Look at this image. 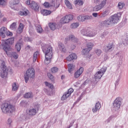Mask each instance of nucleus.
<instances>
[{"label":"nucleus","instance_id":"nucleus-12","mask_svg":"<svg viewBox=\"0 0 128 128\" xmlns=\"http://www.w3.org/2000/svg\"><path fill=\"white\" fill-rule=\"evenodd\" d=\"M112 20V24H118V22H120V14H115L110 18Z\"/></svg>","mask_w":128,"mask_h":128},{"label":"nucleus","instance_id":"nucleus-39","mask_svg":"<svg viewBox=\"0 0 128 128\" xmlns=\"http://www.w3.org/2000/svg\"><path fill=\"white\" fill-rule=\"evenodd\" d=\"M38 52H36L34 53L33 57L34 62H36V59L38 58Z\"/></svg>","mask_w":128,"mask_h":128},{"label":"nucleus","instance_id":"nucleus-25","mask_svg":"<svg viewBox=\"0 0 128 128\" xmlns=\"http://www.w3.org/2000/svg\"><path fill=\"white\" fill-rule=\"evenodd\" d=\"M66 40H72L73 42H78V38H76L73 35H70L68 38H67Z\"/></svg>","mask_w":128,"mask_h":128},{"label":"nucleus","instance_id":"nucleus-30","mask_svg":"<svg viewBox=\"0 0 128 128\" xmlns=\"http://www.w3.org/2000/svg\"><path fill=\"white\" fill-rule=\"evenodd\" d=\"M109 12L108 10H106L105 11H104L103 12L101 13L100 14V18H106Z\"/></svg>","mask_w":128,"mask_h":128},{"label":"nucleus","instance_id":"nucleus-31","mask_svg":"<svg viewBox=\"0 0 128 128\" xmlns=\"http://www.w3.org/2000/svg\"><path fill=\"white\" fill-rule=\"evenodd\" d=\"M18 90V85L16 84V82H14L12 84V90L16 92Z\"/></svg>","mask_w":128,"mask_h":128},{"label":"nucleus","instance_id":"nucleus-27","mask_svg":"<svg viewBox=\"0 0 128 128\" xmlns=\"http://www.w3.org/2000/svg\"><path fill=\"white\" fill-rule=\"evenodd\" d=\"M24 96L25 98H32L34 96V94L32 92H28L26 93Z\"/></svg>","mask_w":128,"mask_h":128},{"label":"nucleus","instance_id":"nucleus-37","mask_svg":"<svg viewBox=\"0 0 128 128\" xmlns=\"http://www.w3.org/2000/svg\"><path fill=\"white\" fill-rule=\"evenodd\" d=\"M74 4L78 6H82L84 4V2L82 0H76L74 1Z\"/></svg>","mask_w":128,"mask_h":128},{"label":"nucleus","instance_id":"nucleus-17","mask_svg":"<svg viewBox=\"0 0 128 128\" xmlns=\"http://www.w3.org/2000/svg\"><path fill=\"white\" fill-rule=\"evenodd\" d=\"M26 114L30 116H34L36 114V110L34 108L29 109L26 110Z\"/></svg>","mask_w":128,"mask_h":128},{"label":"nucleus","instance_id":"nucleus-15","mask_svg":"<svg viewBox=\"0 0 128 128\" xmlns=\"http://www.w3.org/2000/svg\"><path fill=\"white\" fill-rule=\"evenodd\" d=\"M78 58V56L75 53H72L70 54L68 57H66V60L68 62H72V60H76Z\"/></svg>","mask_w":128,"mask_h":128},{"label":"nucleus","instance_id":"nucleus-52","mask_svg":"<svg viewBox=\"0 0 128 128\" xmlns=\"http://www.w3.org/2000/svg\"><path fill=\"white\" fill-rule=\"evenodd\" d=\"M7 36H12V33L10 32V31L6 30V34Z\"/></svg>","mask_w":128,"mask_h":128},{"label":"nucleus","instance_id":"nucleus-28","mask_svg":"<svg viewBox=\"0 0 128 128\" xmlns=\"http://www.w3.org/2000/svg\"><path fill=\"white\" fill-rule=\"evenodd\" d=\"M70 94L66 92L61 98L62 100H66L70 96Z\"/></svg>","mask_w":128,"mask_h":128},{"label":"nucleus","instance_id":"nucleus-36","mask_svg":"<svg viewBox=\"0 0 128 128\" xmlns=\"http://www.w3.org/2000/svg\"><path fill=\"white\" fill-rule=\"evenodd\" d=\"M77 20H78L79 22H84L86 20V16H78Z\"/></svg>","mask_w":128,"mask_h":128},{"label":"nucleus","instance_id":"nucleus-57","mask_svg":"<svg viewBox=\"0 0 128 128\" xmlns=\"http://www.w3.org/2000/svg\"><path fill=\"white\" fill-rule=\"evenodd\" d=\"M64 78H65V76L64 75H62V76H61L62 80H64Z\"/></svg>","mask_w":128,"mask_h":128},{"label":"nucleus","instance_id":"nucleus-42","mask_svg":"<svg viewBox=\"0 0 128 128\" xmlns=\"http://www.w3.org/2000/svg\"><path fill=\"white\" fill-rule=\"evenodd\" d=\"M112 45L110 44H108L105 48L106 52H108L110 50H112Z\"/></svg>","mask_w":128,"mask_h":128},{"label":"nucleus","instance_id":"nucleus-46","mask_svg":"<svg viewBox=\"0 0 128 128\" xmlns=\"http://www.w3.org/2000/svg\"><path fill=\"white\" fill-rule=\"evenodd\" d=\"M124 6V4L122 3V2H119L118 4V8L120 10H122V8H123Z\"/></svg>","mask_w":128,"mask_h":128},{"label":"nucleus","instance_id":"nucleus-22","mask_svg":"<svg viewBox=\"0 0 128 128\" xmlns=\"http://www.w3.org/2000/svg\"><path fill=\"white\" fill-rule=\"evenodd\" d=\"M58 48L64 54H65V52H66V47L64 46V44L60 43L58 44Z\"/></svg>","mask_w":128,"mask_h":128},{"label":"nucleus","instance_id":"nucleus-10","mask_svg":"<svg viewBox=\"0 0 128 128\" xmlns=\"http://www.w3.org/2000/svg\"><path fill=\"white\" fill-rule=\"evenodd\" d=\"M94 46V44L92 42H88L87 44V48L84 49L82 51V54L84 56L88 55L90 52L92 50Z\"/></svg>","mask_w":128,"mask_h":128},{"label":"nucleus","instance_id":"nucleus-45","mask_svg":"<svg viewBox=\"0 0 128 128\" xmlns=\"http://www.w3.org/2000/svg\"><path fill=\"white\" fill-rule=\"evenodd\" d=\"M12 56H13V58L16 60L18 58V54L16 52H12Z\"/></svg>","mask_w":128,"mask_h":128},{"label":"nucleus","instance_id":"nucleus-55","mask_svg":"<svg viewBox=\"0 0 128 128\" xmlns=\"http://www.w3.org/2000/svg\"><path fill=\"white\" fill-rule=\"evenodd\" d=\"M8 122L9 124H12V120L10 118H9L8 120Z\"/></svg>","mask_w":128,"mask_h":128},{"label":"nucleus","instance_id":"nucleus-26","mask_svg":"<svg viewBox=\"0 0 128 128\" xmlns=\"http://www.w3.org/2000/svg\"><path fill=\"white\" fill-rule=\"evenodd\" d=\"M40 12L43 16H48L52 14V12L50 10H41Z\"/></svg>","mask_w":128,"mask_h":128},{"label":"nucleus","instance_id":"nucleus-19","mask_svg":"<svg viewBox=\"0 0 128 128\" xmlns=\"http://www.w3.org/2000/svg\"><path fill=\"white\" fill-rule=\"evenodd\" d=\"M44 6L46 8H50V6H52V8H58V6H56V4H54V2H52V4H50L48 3V2H45L44 4Z\"/></svg>","mask_w":128,"mask_h":128},{"label":"nucleus","instance_id":"nucleus-53","mask_svg":"<svg viewBox=\"0 0 128 128\" xmlns=\"http://www.w3.org/2000/svg\"><path fill=\"white\" fill-rule=\"evenodd\" d=\"M92 16H94V18H96V17H98V13H96V12L92 13Z\"/></svg>","mask_w":128,"mask_h":128},{"label":"nucleus","instance_id":"nucleus-8","mask_svg":"<svg viewBox=\"0 0 128 128\" xmlns=\"http://www.w3.org/2000/svg\"><path fill=\"white\" fill-rule=\"evenodd\" d=\"M106 72V68L102 67L100 71L98 72L95 74V78H96V80H100V78H102V77L104 74Z\"/></svg>","mask_w":128,"mask_h":128},{"label":"nucleus","instance_id":"nucleus-23","mask_svg":"<svg viewBox=\"0 0 128 128\" xmlns=\"http://www.w3.org/2000/svg\"><path fill=\"white\" fill-rule=\"evenodd\" d=\"M20 4V0H13L10 2V8H12L13 10H14V6H16V4Z\"/></svg>","mask_w":128,"mask_h":128},{"label":"nucleus","instance_id":"nucleus-40","mask_svg":"<svg viewBox=\"0 0 128 128\" xmlns=\"http://www.w3.org/2000/svg\"><path fill=\"white\" fill-rule=\"evenodd\" d=\"M45 84L46 86H48V88H50L51 90H52V88H54V85L52 84H50L47 82H46Z\"/></svg>","mask_w":128,"mask_h":128},{"label":"nucleus","instance_id":"nucleus-33","mask_svg":"<svg viewBox=\"0 0 128 128\" xmlns=\"http://www.w3.org/2000/svg\"><path fill=\"white\" fill-rule=\"evenodd\" d=\"M28 10L24 12L20 11L18 12L19 16H28Z\"/></svg>","mask_w":128,"mask_h":128},{"label":"nucleus","instance_id":"nucleus-50","mask_svg":"<svg viewBox=\"0 0 128 128\" xmlns=\"http://www.w3.org/2000/svg\"><path fill=\"white\" fill-rule=\"evenodd\" d=\"M92 16H85V20H92Z\"/></svg>","mask_w":128,"mask_h":128},{"label":"nucleus","instance_id":"nucleus-32","mask_svg":"<svg viewBox=\"0 0 128 128\" xmlns=\"http://www.w3.org/2000/svg\"><path fill=\"white\" fill-rule=\"evenodd\" d=\"M79 26H80V23L74 22L71 24L70 28H78Z\"/></svg>","mask_w":128,"mask_h":128},{"label":"nucleus","instance_id":"nucleus-5","mask_svg":"<svg viewBox=\"0 0 128 128\" xmlns=\"http://www.w3.org/2000/svg\"><path fill=\"white\" fill-rule=\"evenodd\" d=\"M36 71L34 68H29L26 71L24 76V78L26 84L28 82L30 78H34Z\"/></svg>","mask_w":128,"mask_h":128},{"label":"nucleus","instance_id":"nucleus-43","mask_svg":"<svg viewBox=\"0 0 128 128\" xmlns=\"http://www.w3.org/2000/svg\"><path fill=\"white\" fill-rule=\"evenodd\" d=\"M10 28L11 30H14L16 28V22H13L12 24L10 26Z\"/></svg>","mask_w":128,"mask_h":128},{"label":"nucleus","instance_id":"nucleus-48","mask_svg":"<svg viewBox=\"0 0 128 128\" xmlns=\"http://www.w3.org/2000/svg\"><path fill=\"white\" fill-rule=\"evenodd\" d=\"M34 2V1H32V0H26V4H28V6H30L32 4V2Z\"/></svg>","mask_w":128,"mask_h":128},{"label":"nucleus","instance_id":"nucleus-13","mask_svg":"<svg viewBox=\"0 0 128 128\" xmlns=\"http://www.w3.org/2000/svg\"><path fill=\"white\" fill-rule=\"evenodd\" d=\"M30 8L35 12H38L40 10V7L38 6V5L34 1L32 2Z\"/></svg>","mask_w":128,"mask_h":128},{"label":"nucleus","instance_id":"nucleus-35","mask_svg":"<svg viewBox=\"0 0 128 128\" xmlns=\"http://www.w3.org/2000/svg\"><path fill=\"white\" fill-rule=\"evenodd\" d=\"M68 68L69 72H71L72 70H74V65L72 64H68Z\"/></svg>","mask_w":128,"mask_h":128},{"label":"nucleus","instance_id":"nucleus-29","mask_svg":"<svg viewBox=\"0 0 128 128\" xmlns=\"http://www.w3.org/2000/svg\"><path fill=\"white\" fill-rule=\"evenodd\" d=\"M64 2L66 6L68 8H70V10L72 8V4H70V2L68 1V0H65Z\"/></svg>","mask_w":128,"mask_h":128},{"label":"nucleus","instance_id":"nucleus-51","mask_svg":"<svg viewBox=\"0 0 128 128\" xmlns=\"http://www.w3.org/2000/svg\"><path fill=\"white\" fill-rule=\"evenodd\" d=\"M72 92H74V89L72 88H70L68 90V92H66L67 94H70V96L72 94Z\"/></svg>","mask_w":128,"mask_h":128},{"label":"nucleus","instance_id":"nucleus-14","mask_svg":"<svg viewBox=\"0 0 128 128\" xmlns=\"http://www.w3.org/2000/svg\"><path fill=\"white\" fill-rule=\"evenodd\" d=\"M84 72V68L80 67L74 74V77L78 78Z\"/></svg>","mask_w":128,"mask_h":128},{"label":"nucleus","instance_id":"nucleus-41","mask_svg":"<svg viewBox=\"0 0 128 128\" xmlns=\"http://www.w3.org/2000/svg\"><path fill=\"white\" fill-rule=\"evenodd\" d=\"M51 72L53 74H56L58 72V67H53L51 68Z\"/></svg>","mask_w":128,"mask_h":128},{"label":"nucleus","instance_id":"nucleus-9","mask_svg":"<svg viewBox=\"0 0 128 128\" xmlns=\"http://www.w3.org/2000/svg\"><path fill=\"white\" fill-rule=\"evenodd\" d=\"M106 4V0H102L98 5L93 8L92 12H98V10H100L102 8L104 7Z\"/></svg>","mask_w":128,"mask_h":128},{"label":"nucleus","instance_id":"nucleus-2","mask_svg":"<svg viewBox=\"0 0 128 128\" xmlns=\"http://www.w3.org/2000/svg\"><path fill=\"white\" fill-rule=\"evenodd\" d=\"M1 110L4 114H12L16 110V108L10 104L4 103L1 106Z\"/></svg>","mask_w":128,"mask_h":128},{"label":"nucleus","instance_id":"nucleus-56","mask_svg":"<svg viewBox=\"0 0 128 128\" xmlns=\"http://www.w3.org/2000/svg\"><path fill=\"white\" fill-rule=\"evenodd\" d=\"M72 46V47L71 48V50H74V48H76V46L73 45Z\"/></svg>","mask_w":128,"mask_h":128},{"label":"nucleus","instance_id":"nucleus-44","mask_svg":"<svg viewBox=\"0 0 128 128\" xmlns=\"http://www.w3.org/2000/svg\"><path fill=\"white\" fill-rule=\"evenodd\" d=\"M8 2V0H0V6H6Z\"/></svg>","mask_w":128,"mask_h":128},{"label":"nucleus","instance_id":"nucleus-58","mask_svg":"<svg viewBox=\"0 0 128 128\" xmlns=\"http://www.w3.org/2000/svg\"><path fill=\"white\" fill-rule=\"evenodd\" d=\"M72 127V126H69L67 128H70Z\"/></svg>","mask_w":128,"mask_h":128},{"label":"nucleus","instance_id":"nucleus-34","mask_svg":"<svg viewBox=\"0 0 128 128\" xmlns=\"http://www.w3.org/2000/svg\"><path fill=\"white\" fill-rule=\"evenodd\" d=\"M36 30L38 34H42V26L40 25H38L36 26Z\"/></svg>","mask_w":128,"mask_h":128},{"label":"nucleus","instance_id":"nucleus-6","mask_svg":"<svg viewBox=\"0 0 128 128\" xmlns=\"http://www.w3.org/2000/svg\"><path fill=\"white\" fill-rule=\"evenodd\" d=\"M81 32L83 36H90L92 38L96 34V31L94 30H90V29H83L81 30Z\"/></svg>","mask_w":128,"mask_h":128},{"label":"nucleus","instance_id":"nucleus-7","mask_svg":"<svg viewBox=\"0 0 128 128\" xmlns=\"http://www.w3.org/2000/svg\"><path fill=\"white\" fill-rule=\"evenodd\" d=\"M74 19V16L72 14L66 15L63 17L60 20V24H68L70 20H72Z\"/></svg>","mask_w":128,"mask_h":128},{"label":"nucleus","instance_id":"nucleus-11","mask_svg":"<svg viewBox=\"0 0 128 128\" xmlns=\"http://www.w3.org/2000/svg\"><path fill=\"white\" fill-rule=\"evenodd\" d=\"M122 106V98H117L114 100L113 103V108L114 110H118Z\"/></svg>","mask_w":128,"mask_h":128},{"label":"nucleus","instance_id":"nucleus-54","mask_svg":"<svg viewBox=\"0 0 128 128\" xmlns=\"http://www.w3.org/2000/svg\"><path fill=\"white\" fill-rule=\"evenodd\" d=\"M94 3L96 4H100V0H94Z\"/></svg>","mask_w":128,"mask_h":128},{"label":"nucleus","instance_id":"nucleus-18","mask_svg":"<svg viewBox=\"0 0 128 128\" xmlns=\"http://www.w3.org/2000/svg\"><path fill=\"white\" fill-rule=\"evenodd\" d=\"M112 24L113 23L112 21V19H110V18L109 19L106 20L102 22V24L106 28H108V26H112Z\"/></svg>","mask_w":128,"mask_h":128},{"label":"nucleus","instance_id":"nucleus-16","mask_svg":"<svg viewBox=\"0 0 128 128\" xmlns=\"http://www.w3.org/2000/svg\"><path fill=\"white\" fill-rule=\"evenodd\" d=\"M7 30L8 28H6L4 26L1 28L0 29V36L3 38H6V34Z\"/></svg>","mask_w":128,"mask_h":128},{"label":"nucleus","instance_id":"nucleus-3","mask_svg":"<svg viewBox=\"0 0 128 128\" xmlns=\"http://www.w3.org/2000/svg\"><path fill=\"white\" fill-rule=\"evenodd\" d=\"M8 74V68L6 66V62L2 61L0 66V76L2 78H6Z\"/></svg>","mask_w":128,"mask_h":128},{"label":"nucleus","instance_id":"nucleus-21","mask_svg":"<svg viewBox=\"0 0 128 128\" xmlns=\"http://www.w3.org/2000/svg\"><path fill=\"white\" fill-rule=\"evenodd\" d=\"M24 24L22 23H20L19 26L16 30L18 34H22L24 30Z\"/></svg>","mask_w":128,"mask_h":128},{"label":"nucleus","instance_id":"nucleus-4","mask_svg":"<svg viewBox=\"0 0 128 128\" xmlns=\"http://www.w3.org/2000/svg\"><path fill=\"white\" fill-rule=\"evenodd\" d=\"M14 42V38H12L6 40L4 44H3V50L6 52V54H8V52L12 50L10 44H13Z\"/></svg>","mask_w":128,"mask_h":128},{"label":"nucleus","instance_id":"nucleus-1","mask_svg":"<svg viewBox=\"0 0 128 128\" xmlns=\"http://www.w3.org/2000/svg\"><path fill=\"white\" fill-rule=\"evenodd\" d=\"M46 48H43L42 50L45 52V60L44 64H48L50 63V60L52 58V47L50 45L46 46Z\"/></svg>","mask_w":128,"mask_h":128},{"label":"nucleus","instance_id":"nucleus-47","mask_svg":"<svg viewBox=\"0 0 128 128\" xmlns=\"http://www.w3.org/2000/svg\"><path fill=\"white\" fill-rule=\"evenodd\" d=\"M48 78L51 80H54V76H52V74L50 73H48Z\"/></svg>","mask_w":128,"mask_h":128},{"label":"nucleus","instance_id":"nucleus-24","mask_svg":"<svg viewBox=\"0 0 128 128\" xmlns=\"http://www.w3.org/2000/svg\"><path fill=\"white\" fill-rule=\"evenodd\" d=\"M102 107L101 105H100V102H97L96 104V108H94L92 110L93 112H96L98 110H100V108Z\"/></svg>","mask_w":128,"mask_h":128},{"label":"nucleus","instance_id":"nucleus-49","mask_svg":"<svg viewBox=\"0 0 128 128\" xmlns=\"http://www.w3.org/2000/svg\"><path fill=\"white\" fill-rule=\"evenodd\" d=\"M96 54L97 56H100V54H102V50H96Z\"/></svg>","mask_w":128,"mask_h":128},{"label":"nucleus","instance_id":"nucleus-38","mask_svg":"<svg viewBox=\"0 0 128 128\" xmlns=\"http://www.w3.org/2000/svg\"><path fill=\"white\" fill-rule=\"evenodd\" d=\"M21 44L20 43H17L15 46V48L17 52H20V47Z\"/></svg>","mask_w":128,"mask_h":128},{"label":"nucleus","instance_id":"nucleus-20","mask_svg":"<svg viewBox=\"0 0 128 128\" xmlns=\"http://www.w3.org/2000/svg\"><path fill=\"white\" fill-rule=\"evenodd\" d=\"M49 26L52 30H54L56 28H60V25L55 23H50Z\"/></svg>","mask_w":128,"mask_h":128}]
</instances>
